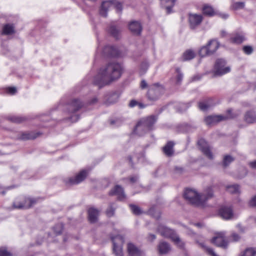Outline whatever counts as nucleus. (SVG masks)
Wrapping results in <instances>:
<instances>
[{"label": "nucleus", "mask_w": 256, "mask_h": 256, "mask_svg": "<svg viewBox=\"0 0 256 256\" xmlns=\"http://www.w3.org/2000/svg\"><path fill=\"white\" fill-rule=\"evenodd\" d=\"M140 86L142 88H145L147 87V83L144 80H142L140 84Z\"/></svg>", "instance_id": "4d7b16f0"}, {"label": "nucleus", "mask_w": 256, "mask_h": 256, "mask_svg": "<svg viewBox=\"0 0 256 256\" xmlns=\"http://www.w3.org/2000/svg\"><path fill=\"white\" fill-rule=\"evenodd\" d=\"M244 4L242 2H237L232 4V8L234 10L241 8L244 7Z\"/></svg>", "instance_id": "49530a36"}, {"label": "nucleus", "mask_w": 256, "mask_h": 256, "mask_svg": "<svg viewBox=\"0 0 256 256\" xmlns=\"http://www.w3.org/2000/svg\"><path fill=\"white\" fill-rule=\"evenodd\" d=\"M88 219L90 222H94L97 220L98 211L94 208H90L88 210Z\"/></svg>", "instance_id": "b1692460"}, {"label": "nucleus", "mask_w": 256, "mask_h": 256, "mask_svg": "<svg viewBox=\"0 0 256 256\" xmlns=\"http://www.w3.org/2000/svg\"><path fill=\"white\" fill-rule=\"evenodd\" d=\"M38 135V133L34 132H24L22 134L20 138L24 140H32L36 138Z\"/></svg>", "instance_id": "c756f323"}, {"label": "nucleus", "mask_w": 256, "mask_h": 256, "mask_svg": "<svg viewBox=\"0 0 256 256\" xmlns=\"http://www.w3.org/2000/svg\"><path fill=\"white\" fill-rule=\"evenodd\" d=\"M186 232L190 235L194 234H194L188 228H186Z\"/></svg>", "instance_id": "052dcab7"}, {"label": "nucleus", "mask_w": 256, "mask_h": 256, "mask_svg": "<svg viewBox=\"0 0 256 256\" xmlns=\"http://www.w3.org/2000/svg\"><path fill=\"white\" fill-rule=\"evenodd\" d=\"M137 128H138V124L136 125V126L134 129V132L135 134H138V136H142L145 133H146V132H148V131L145 130L144 128H141L140 129H137Z\"/></svg>", "instance_id": "ea45409f"}, {"label": "nucleus", "mask_w": 256, "mask_h": 256, "mask_svg": "<svg viewBox=\"0 0 256 256\" xmlns=\"http://www.w3.org/2000/svg\"><path fill=\"white\" fill-rule=\"evenodd\" d=\"M14 32V27L13 24H6L2 28V34L5 35L12 34Z\"/></svg>", "instance_id": "cd10ccee"}, {"label": "nucleus", "mask_w": 256, "mask_h": 256, "mask_svg": "<svg viewBox=\"0 0 256 256\" xmlns=\"http://www.w3.org/2000/svg\"><path fill=\"white\" fill-rule=\"evenodd\" d=\"M158 250L160 254H166L170 250V248L168 243L162 242L158 246Z\"/></svg>", "instance_id": "393cba45"}, {"label": "nucleus", "mask_w": 256, "mask_h": 256, "mask_svg": "<svg viewBox=\"0 0 256 256\" xmlns=\"http://www.w3.org/2000/svg\"><path fill=\"white\" fill-rule=\"evenodd\" d=\"M194 224L195 226H198V227H200V226H201V225H202V224H200V223L195 224Z\"/></svg>", "instance_id": "774afa93"}, {"label": "nucleus", "mask_w": 256, "mask_h": 256, "mask_svg": "<svg viewBox=\"0 0 256 256\" xmlns=\"http://www.w3.org/2000/svg\"><path fill=\"white\" fill-rule=\"evenodd\" d=\"M8 120L16 123H20L23 120V118L21 117L16 116H11L8 118Z\"/></svg>", "instance_id": "37998d69"}, {"label": "nucleus", "mask_w": 256, "mask_h": 256, "mask_svg": "<svg viewBox=\"0 0 256 256\" xmlns=\"http://www.w3.org/2000/svg\"><path fill=\"white\" fill-rule=\"evenodd\" d=\"M148 64L147 62H142L140 66V74L142 75L144 74L148 68Z\"/></svg>", "instance_id": "e433bc0d"}, {"label": "nucleus", "mask_w": 256, "mask_h": 256, "mask_svg": "<svg viewBox=\"0 0 256 256\" xmlns=\"http://www.w3.org/2000/svg\"><path fill=\"white\" fill-rule=\"evenodd\" d=\"M226 190L232 194H237L240 192L239 186L236 184L228 186L226 187Z\"/></svg>", "instance_id": "f704fd0d"}, {"label": "nucleus", "mask_w": 256, "mask_h": 256, "mask_svg": "<svg viewBox=\"0 0 256 256\" xmlns=\"http://www.w3.org/2000/svg\"><path fill=\"white\" fill-rule=\"evenodd\" d=\"M249 165L252 168H256V160L250 162Z\"/></svg>", "instance_id": "13d9d810"}, {"label": "nucleus", "mask_w": 256, "mask_h": 256, "mask_svg": "<svg viewBox=\"0 0 256 256\" xmlns=\"http://www.w3.org/2000/svg\"><path fill=\"white\" fill-rule=\"evenodd\" d=\"M195 240L196 242L199 244V246L202 248L206 250L208 252V253L211 256H218L214 251V250L210 248H208L204 244V243L203 242H200L197 238H195Z\"/></svg>", "instance_id": "7c9ffc66"}, {"label": "nucleus", "mask_w": 256, "mask_h": 256, "mask_svg": "<svg viewBox=\"0 0 256 256\" xmlns=\"http://www.w3.org/2000/svg\"><path fill=\"white\" fill-rule=\"evenodd\" d=\"M196 56V53L192 50H188L184 52L182 56L183 60H189L194 58Z\"/></svg>", "instance_id": "c85d7f7f"}, {"label": "nucleus", "mask_w": 256, "mask_h": 256, "mask_svg": "<svg viewBox=\"0 0 256 256\" xmlns=\"http://www.w3.org/2000/svg\"><path fill=\"white\" fill-rule=\"evenodd\" d=\"M198 144L203 154L210 159L213 158V155L206 142L203 138L198 140Z\"/></svg>", "instance_id": "9b49d317"}, {"label": "nucleus", "mask_w": 256, "mask_h": 256, "mask_svg": "<svg viewBox=\"0 0 256 256\" xmlns=\"http://www.w3.org/2000/svg\"><path fill=\"white\" fill-rule=\"evenodd\" d=\"M174 143L172 142H168L163 148V152L166 155L168 156H172L174 152Z\"/></svg>", "instance_id": "a878e982"}, {"label": "nucleus", "mask_w": 256, "mask_h": 256, "mask_svg": "<svg viewBox=\"0 0 256 256\" xmlns=\"http://www.w3.org/2000/svg\"><path fill=\"white\" fill-rule=\"evenodd\" d=\"M7 92L11 94H14L16 92L15 87H9L7 88Z\"/></svg>", "instance_id": "8fccbe9b"}, {"label": "nucleus", "mask_w": 256, "mask_h": 256, "mask_svg": "<svg viewBox=\"0 0 256 256\" xmlns=\"http://www.w3.org/2000/svg\"><path fill=\"white\" fill-rule=\"evenodd\" d=\"M122 72V65L117 62H110L100 68L94 78V83L102 88L119 78Z\"/></svg>", "instance_id": "f257e3e1"}, {"label": "nucleus", "mask_w": 256, "mask_h": 256, "mask_svg": "<svg viewBox=\"0 0 256 256\" xmlns=\"http://www.w3.org/2000/svg\"><path fill=\"white\" fill-rule=\"evenodd\" d=\"M224 232L216 233V236L212 239V242L218 246L226 248L228 246V242L225 238Z\"/></svg>", "instance_id": "9d476101"}, {"label": "nucleus", "mask_w": 256, "mask_h": 256, "mask_svg": "<svg viewBox=\"0 0 256 256\" xmlns=\"http://www.w3.org/2000/svg\"><path fill=\"white\" fill-rule=\"evenodd\" d=\"M130 207L131 210L134 214L138 215L142 213L141 210L138 206L134 204H130Z\"/></svg>", "instance_id": "a19ab883"}, {"label": "nucleus", "mask_w": 256, "mask_h": 256, "mask_svg": "<svg viewBox=\"0 0 256 256\" xmlns=\"http://www.w3.org/2000/svg\"><path fill=\"white\" fill-rule=\"evenodd\" d=\"M220 216L225 220H230L234 217L232 210L230 207L222 206L219 210Z\"/></svg>", "instance_id": "2eb2a0df"}, {"label": "nucleus", "mask_w": 256, "mask_h": 256, "mask_svg": "<svg viewBox=\"0 0 256 256\" xmlns=\"http://www.w3.org/2000/svg\"><path fill=\"white\" fill-rule=\"evenodd\" d=\"M213 196L211 188H208L204 193L199 194L196 191L192 189H186L184 196L188 202L196 206L202 205L206 200Z\"/></svg>", "instance_id": "f03ea898"}, {"label": "nucleus", "mask_w": 256, "mask_h": 256, "mask_svg": "<svg viewBox=\"0 0 256 256\" xmlns=\"http://www.w3.org/2000/svg\"><path fill=\"white\" fill-rule=\"evenodd\" d=\"M210 54H213L220 46V43L216 40H212L206 44Z\"/></svg>", "instance_id": "4be33fe9"}, {"label": "nucleus", "mask_w": 256, "mask_h": 256, "mask_svg": "<svg viewBox=\"0 0 256 256\" xmlns=\"http://www.w3.org/2000/svg\"><path fill=\"white\" fill-rule=\"evenodd\" d=\"M161 4L166 8V9L167 13L170 14L171 12V8L174 4L176 0H160Z\"/></svg>", "instance_id": "5701e85b"}, {"label": "nucleus", "mask_w": 256, "mask_h": 256, "mask_svg": "<svg viewBox=\"0 0 256 256\" xmlns=\"http://www.w3.org/2000/svg\"><path fill=\"white\" fill-rule=\"evenodd\" d=\"M113 243V252L116 256H123L122 246L124 242L123 238L119 234L111 236Z\"/></svg>", "instance_id": "423d86ee"}, {"label": "nucleus", "mask_w": 256, "mask_h": 256, "mask_svg": "<svg viewBox=\"0 0 256 256\" xmlns=\"http://www.w3.org/2000/svg\"><path fill=\"white\" fill-rule=\"evenodd\" d=\"M129 256H140L142 252L133 244L128 243L127 246Z\"/></svg>", "instance_id": "6ab92c4d"}, {"label": "nucleus", "mask_w": 256, "mask_h": 256, "mask_svg": "<svg viewBox=\"0 0 256 256\" xmlns=\"http://www.w3.org/2000/svg\"><path fill=\"white\" fill-rule=\"evenodd\" d=\"M182 170V169L181 168H176V172H181Z\"/></svg>", "instance_id": "338daca9"}, {"label": "nucleus", "mask_w": 256, "mask_h": 256, "mask_svg": "<svg viewBox=\"0 0 256 256\" xmlns=\"http://www.w3.org/2000/svg\"><path fill=\"white\" fill-rule=\"evenodd\" d=\"M96 102H97V98H94L92 100V101L90 102V104H94Z\"/></svg>", "instance_id": "0e129e2a"}, {"label": "nucleus", "mask_w": 256, "mask_h": 256, "mask_svg": "<svg viewBox=\"0 0 256 256\" xmlns=\"http://www.w3.org/2000/svg\"><path fill=\"white\" fill-rule=\"evenodd\" d=\"M234 158L230 156L227 155L226 156L223 160V164L224 166H228L230 163L233 162Z\"/></svg>", "instance_id": "58836bf2"}, {"label": "nucleus", "mask_w": 256, "mask_h": 256, "mask_svg": "<svg viewBox=\"0 0 256 256\" xmlns=\"http://www.w3.org/2000/svg\"><path fill=\"white\" fill-rule=\"evenodd\" d=\"M256 255V249L254 248H246L240 256H255Z\"/></svg>", "instance_id": "c9c22d12"}, {"label": "nucleus", "mask_w": 256, "mask_h": 256, "mask_svg": "<svg viewBox=\"0 0 256 256\" xmlns=\"http://www.w3.org/2000/svg\"><path fill=\"white\" fill-rule=\"evenodd\" d=\"M231 238H232V240L234 242H236L240 239L239 236L236 233H233L232 234Z\"/></svg>", "instance_id": "864d4df0"}, {"label": "nucleus", "mask_w": 256, "mask_h": 256, "mask_svg": "<svg viewBox=\"0 0 256 256\" xmlns=\"http://www.w3.org/2000/svg\"><path fill=\"white\" fill-rule=\"evenodd\" d=\"M176 83L178 84L180 83L182 80L183 74L181 72L180 68H178L176 69Z\"/></svg>", "instance_id": "79ce46f5"}, {"label": "nucleus", "mask_w": 256, "mask_h": 256, "mask_svg": "<svg viewBox=\"0 0 256 256\" xmlns=\"http://www.w3.org/2000/svg\"><path fill=\"white\" fill-rule=\"evenodd\" d=\"M114 210L110 206L106 212L107 216H112L114 214Z\"/></svg>", "instance_id": "603ef678"}, {"label": "nucleus", "mask_w": 256, "mask_h": 256, "mask_svg": "<svg viewBox=\"0 0 256 256\" xmlns=\"http://www.w3.org/2000/svg\"><path fill=\"white\" fill-rule=\"evenodd\" d=\"M220 16L224 19H226L228 18V14H220Z\"/></svg>", "instance_id": "e2e57ef3"}, {"label": "nucleus", "mask_w": 256, "mask_h": 256, "mask_svg": "<svg viewBox=\"0 0 256 256\" xmlns=\"http://www.w3.org/2000/svg\"><path fill=\"white\" fill-rule=\"evenodd\" d=\"M160 88L154 84V87L149 88L148 92V98L152 100H155L158 98L160 96Z\"/></svg>", "instance_id": "f3484780"}, {"label": "nucleus", "mask_w": 256, "mask_h": 256, "mask_svg": "<svg viewBox=\"0 0 256 256\" xmlns=\"http://www.w3.org/2000/svg\"><path fill=\"white\" fill-rule=\"evenodd\" d=\"M198 53V55L202 58L211 55L208 48V46H207L206 45L202 46L199 50Z\"/></svg>", "instance_id": "473e14b6"}, {"label": "nucleus", "mask_w": 256, "mask_h": 256, "mask_svg": "<svg viewBox=\"0 0 256 256\" xmlns=\"http://www.w3.org/2000/svg\"><path fill=\"white\" fill-rule=\"evenodd\" d=\"M226 34V32L224 31H222L221 32V35L222 36H224Z\"/></svg>", "instance_id": "69168bd1"}, {"label": "nucleus", "mask_w": 256, "mask_h": 256, "mask_svg": "<svg viewBox=\"0 0 256 256\" xmlns=\"http://www.w3.org/2000/svg\"><path fill=\"white\" fill-rule=\"evenodd\" d=\"M110 195H116L120 200H124L126 198L123 188L120 186H116L110 192Z\"/></svg>", "instance_id": "a211bd4d"}, {"label": "nucleus", "mask_w": 256, "mask_h": 256, "mask_svg": "<svg viewBox=\"0 0 256 256\" xmlns=\"http://www.w3.org/2000/svg\"><path fill=\"white\" fill-rule=\"evenodd\" d=\"M63 228V226L61 224H58L54 228V232L56 234H60Z\"/></svg>", "instance_id": "a18cd8bd"}, {"label": "nucleus", "mask_w": 256, "mask_h": 256, "mask_svg": "<svg viewBox=\"0 0 256 256\" xmlns=\"http://www.w3.org/2000/svg\"><path fill=\"white\" fill-rule=\"evenodd\" d=\"M82 106V102L78 99L73 100L68 105L69 112L73 114L70 118L72 122H76L78 120V116L74 114V113L81 108Z\"/></svg>", "instance_id": "1a4fd4ad"}, {"label": "nucleus", "mask_w": 256, "mask_h": 256, "mask_svg": "<svg viewBox=\"0 0 256 256\" xmlns=\"http://www.w3.org/2000/svg\"><path fill=\"white\" fill-rule=\"evenodd\" d=\"M36 202L35 200L32 198H26L23 202H19L18 204L16 202L14 203L13 206L16 208H28L32 206Z\"/></svg>", "instance_id": "4468645a"}, {"label": "nucleus", "mask_w": 256, "mask_h": 256, "mask_svg": "<svg viewBox=\"0 0 256 256\" xmlns=\"http://www.w3.org/2000/svg\"><path fill=\"white\" fill-rule=\"evenodd\" d=\"M230 68L226 66V61L222 59L218 60L214 67V72L216 76H222L230 72Z\"/></svg>", "instance_id": "6e6552de"}, {"label": "nucleus", "mask_w": 256, "mask_h": 256, "mask_svg": "<svg viewBox=\"0 0 256 256\" xmlns=\"http://www.w3.org/2000/svg\"><path fill=\"white\" fill-rule=\"evenodd\" d=\"M158 232L163 236L170 238L178 246L182 248L184 243L174 232L162 224H160L158 228Z\"/></svg>", "instance_id": "7ed1b4c3"}, {"label": "nucleus", "mask_w": 256, "mask_h": 256, "mask_svg": "<svg viewBox=\"0 0 256 256\" xmlns=\"http://www.w3.org/2000/svg\"><path fill=\"white\" fill-rule=\"evenodd\" d=\"M249 204L252 206H256V195L250 200Z\"/></svg>", "instance_id": "3c124183"}, {"label": "nucleus", "mask_w": 256, "mask_h": 256, "mask_svg": "<svg viewBox=\"0 0 256 256\" xmlns=\"http://www.w3.org/2000/svg\"><path fill=\"white\" fill-rule=\"evenodd\" d=\"M88 172L84 170L80 171L74 178H70L68 182H66L69 184H76L82 182L86 178Z\"/></svg>", "instance_id": "f8f14e48"}, {"label": "nucleus", "mask_w": 256, "mask_h": 256, "mask_svg": "<svg viewBox=\"0 0 256 256\" xmlns=\"http://www.w3.org/2000/svg\"><path fill=\"white\" fill-rule=\"evenodd\" d=\"M246 40L244 34L242 32H234L232 34L230 41V42L236 44L242 43Z\"/></svg>", "instance_id": "ddd939ff"}, {"label": "nucleus", "mask_w": 256, "mask_h": 256, "mask_svg": "<svg viewBox=\"0 0 256 256\" xmlns=\"http://www.w3.org/2000/svg\"><path fill=\"white\" fill-rule=\"evenodd\" d=\"M104 53L111 56H120L118 49L114 46H106L103 51Z\"/></svg>", "instance_id": "412c9836"}, {"label": "nucleus", "mask_w": 256, "mask_h": 256, "mask_svg": "<svg viewBox=\"0 0 256 256\" xmlns=\"http://www.w3.org/2000/svg\"><path fill=\"white\" fill-rule=\"evenodd\" d=\"M202 12L204 14L208 16H212L215 14V12L213 8L208 5H204V6Z\"/></svg>", "instance_id": "72a5a7b5"}, {"label": "nucleus", "mask_w": 256, "mask_h": 256, "mask_svg": "<svg viewBox=\"0 0 256 256\" xmlns=\"http://www.w3.org/2000/svg\"><path fill=\"white\" fill-rule=\"evenodd\" d=\"M138 180V178L137 176H132L130 178V180L132 183L136 182Z\"/></svg>", "instance_id": "bf43d9fd"}, {"label": "nucleus", "mask_w": 256, "mask_h": 256, "mask_svg": "<svg viewBox=\"0 0 256 256\" xmlns=\"http://www.w3.org/2000/svg\"><path fill=\"white\" fill-rule=\"evenodd\" d=\"M202 20V17L200 14H190L189 15V22L192 28H194L198 26Z\"/></svg>", "instance_id": "dca6fc26"}, {"label": "nucleus", "mask_w": 256, "mask_h": 256, "mask_svg": "<svg viewBox=\"0 0 256 256\" xmlns=\"http://www.w3.org/2000/svg\"><path fill=\"white\" fill-rule=\"evenodd\" d=\"M211 100H208L206 102H200L198 104V108H199L203 111H205L208 110L209 108H210L212 104L210 102Z\"/></svg>", "instance_id": "2f4dec72"}, {"label": "nucleus", "mask_w": 256, "mask_h": 256, "mask_svg": "<svg viewBox=\"0 0 256 256\" xmlns=\"http://www.w3.org/2000/svg\"><path fill=\"white\" fill-rule=\"evenodd\" d=\"M243 50L246 54H250L252 53L253 49L250 46H244L243 48Z\"/></svg>", "instance_id": "de8ad7c7"}, {"label": "nucleus", "mask_w": 256, "mask_h": 256, "mask_svg": "<svg viewBox=\"0 0 256 256\" xmlns=\"http://www.w3.org/2000/svg\"><path fill=\"white\" fill-rule=\"evenodd\" d=\"M244 120L248 123H254L256 122V114L252 111L248 112L245 114Z\"/></svg>", "instance_id": "bb28decb"}, {"label": "nucleus", "mask_w": 256, "mask_h": 256, "mask_svg": "<svg viewBox=\"0 0 256 256\" xmlns=\"http://www.w3.org/2000/svg\"><path fill=\"white\" fill-rule=\"evenodd\" d=\"M122 120L121 118H116L114 120H112L111 124H114L116 126H119L122 124Z\"/></svg>", "instance_id": "09e8293b"}, {"label": "nucleus", "mask_w": 256, "mask_h": 256, "mask_svg": "<svg viewBox=\"0 0 256 256\" xmlns=\"http://www.w3.org/2000/svg\"><path fill=\"white\" fill-rule=\"evenodd\" d=\"M156 238V236L154 234H150L148 236V241H152L153 240H155Z\"/></svg>", "instance_id": "5fc2aeb1"}, {"label": "nucleus", "mask_w": 256, "mask_h": 256, "mask_svg": "<svg viewBox=\"0 0 256 256\" xmlns=\"http://www.w3.org/2000/svg\"><path fill=\"white\" fill-rule=\"evenodd\" d=\"M138 104V102L136 100H132L129 104V106L130 107H134L136 106Z\"/></svg>", "instance_id": "6e6d98bb"}, {"label": "nucleus", "mask_w": 256, "mask_h": 256, "mask_svg": "<svg viewBox=\"0 0 256 256\" xmlns=\"http://www.w3.org/2000/svg\"><path fill=\"white\" fill-rule=\"evenodd\" d=\"M116 8L118 12H121L122 5L116 0L106 1L102 3L100 10V14L104 17L106 16L107 12L110 10Z\"/></svg>", "instance_id": "20e7f679"}, {"label": "nucleus", "mask_w": 256, "mask_h": 256, "mask_svg": "<svg viewBox=\"0 0 256 256\" xmlns=\"http://www.w3.org/2000/svg\"><path fill=\"white\" fill-rule=\"evenodd\" d=\"M231 112L232 110H228L226 116L213 115L208 116L205 118L204 122L207 125L212 126L220 122L236 117V115L232 114Z\"/></svg>", "instance_id": "39448f33"}, {"label": "nucleus", "mask_w": 256, "mask_h": 256, "mask_svg": "<svg viewBox=\"0 0 256 256\" xmlns=\"http://www.w3.org/2000/svg\"><path fill=\"white\" fill-rule=\"evenodd\" d=\"M156 120V118L154 116L142 118L138 123L137 129L144 128L146 131H150L153 128Z\"/></svg>", "instance_id": "0eeeda50"}, {"label": "nucleus", "mask_w": 256, "mask_h": 256, "mask_svg": "<svg viewBox=\"0 0 256 256\" xmlns=\"http://www.w3.org/2000/svg\"><path fill=\"white\" fill-rule=\"evenodd\" d=\"M200 77L198 76H195L192 78V81H194L200 79Z\"/></svg>", "instance_id": "680f3d73"}, {"label": "nucleus", "mask_w": 256, "mask_h": 256, "mask_svg": "<svg viewBox=\"0 0 256 256\" xmlns=\"http://www.w3.org/2000/svg\"><path fill=\"white\" fill-rule=\"evenodd\" d=\"M109 32L115 38H118L120 32L115 26H110L109 29Z\"/></svg>", "instance_id": "4c0bfd02"}, {"label": "nucleus", "mask_w": 256, "mask_h": 256, "mask_svg": "<svg viewBox=\"0 0 256 256\" xmlns=\"http://www.w3.org/2000/svg\"><path fill=\"white\" fill-rule=\"evenodd\" d=\"M0 256H12V254L8 252L5 247L0 248Z\"/></svg>", "instance_id": "c03bdc74"}, {"label": "nucleus", "mask_w": 256, "mask_h": 256, "mask_svg": "<svg viewBox=\"0 0 256 256\" xmlns=\"http://www.w3.org/2000/svg\"><path fill=\"white\" fill-rule=\"evenodd\" d=\"M129 29L134 34L138 35L140 34L142 28L140 24L136 21L132 22L129 24Z\"/></svg>", "instance_id": "aec40b11"}]
</instances>
